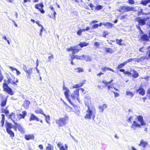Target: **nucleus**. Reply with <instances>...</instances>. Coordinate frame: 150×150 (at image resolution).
Returning a JSON list of instances; mask_svg holds the SVG:
<instances>
[{
  "label": "nucleus",
  "instance_id": "nucleus-33",
  "mask_svg": "<svg viewBox=\"0 0 150 150\" xmlns=\"http://www.w3.org/2000/svg\"><path fill=\"white\" fill-rule=\"evenodd\" d=\"M150 3V0H144L141 1V4L146 6L148 3Z\"/></svg>",
  "mask_w": 150,
  "mask_h": 150
},
{
  "label": "nucleus",
  "instance_id": "nucleus-25",
  "mask_svg": "<svg viewBox=\"0 0 150 150\" xmlns=\"http://www.w3.org/2000/svg\"><path fill=\"white\" fill-rule=\"evenodd\" d=\"M83 60H85L86 61L90 62L91 60L92 59L91 57L88 55H84Z\"/></svg>",
  "mask_w": 150,
  "mask_h": 150
},
{
  "label": "nucleus",
  "instance_id": "nucleus-2",
  "mask_svg": "<svg viewBox=\"0 0 150 150\" xmlns=\"http://www.w3.org/2000/svg\"><path fill=\"white\" fill-rule=\"evenodd\" d=\"M96 112V110L94 107L88 108L86 111V115L84 117L86 119L93 120L95 117V114Z\"/></svg>",
  "mask_w": 150,
  "mask_h": 150
},
{
  "label": "nucleus",
  "instance_id": "nucleus-7",
  "mask_svg": "<svg viewBox=\"0 0 150 150\" xmlns=\"http://www.w3.org/2000/svg\"><path fill=\"white\" fill-rule=\"evenodd\" d=\"M136 20L140 26H142L145 24L146 20L145 18H142L140 17H138L136 18Z\"/></svg>",
  "mask_w": 150,
  "mask_h": 150
},
{
  "label": "nucleus",
  "instance_id": "nucleus-9",
  "mask_svg": "<svg viewBox=\"0 0 150 150\" xmlns=\"http://www.w3.org/2000/svg\"><path fill=\"white\" fill-rule=\"evenodd\" d=\"M149 38L147 34H144L141 35H139V41H148L149 40Z\"/></svg>",
  "mask_w": 150,
  "mask_h": 150
},
{
  "label": "nucleus",
  "instance_id": "nucleus-51",
  "mask_svg": "<svg viewBox=\"0 0 150 150\" xmlns=\"http://www.w3.org/2000/svg\"><path fill=\"white\" fill-rule=\"evenodd\" d=\"M63 145H62V144L61 143V142H59L57 144V146L58 147L60 148L62 146H63Z\"/></svg>",
  "mask_w": 150,
  "mask_h": 150
},
{
  "label": "nucleus",
  "instance_id": "nucleus-41",
  "mask_svg": "<svg viewBox=\"0 0 150 150\" xmlns=\"http://www.w3.org/2000/svg\"><path fill=\"white\" fill-rule=\"evenodd\" d=\"M122 40L121 39H120V40H119L118 39H117L116 40V41L117 43V44H118V45H122V44H121V42H122Z\"/></svg>",
  "mask_w": 150,
  "mask_h": 150
},
{
  "label": "nucleus",
  "instance_id": "nucleus-23",
  "mask_svg": "<svg viewBox=\"0 0 150 150\" xmlns=\"http://www.w3.org/2000/svg\"><path fill=\"white\" fill-rule=\"evenodd\" d=\"M101 69L103 72L106 71L107 70H108L110 71L113 72H115L114 71L113 69H111L110 68L108 67H104L103 68H102Z\"/></svg>",
  "mask_w": 150,
  "mask_h": 150
},
{
  "label": "nucleus",
  "instance_id": "nucleus-28",
  "mask_svg": "<svg viewBox=\"0 0 150 150\" xmlns=\"http://www.w3.org/2000/svg\"><path fill=\"white\" fill-rule=\"evenodd\" d=\"M146 56H142L140 58H138L137 59H136L135 61L136 62H143V60L146 59Z\"/></svg>",
  "mask_w": 150,
  "mask_h": 150
},
{
  "label": "nucleus",
  "instance_id": "nucleus-24",
  "mask_svg": "<svg viewBox=\"0 0 150 150\" xmlns=\"http://www.w3.org/2000/svg\"><path fill=\"white\" fill-rule=\"evenodd\" d=\"M34 120H36L38 121L39 120L38 118L37 117L35 116L34 114L32 113L31 115V117L30 119V120L31 121Z\"/></svg>",
  "mask_w": 150,
  "mask_h": 150
},
{
  "label": "nucleus",
  "instance_id": "nucleus-34",
  "mask_svg": "<svg viewBox=\"0 0 150 150\" xmlns=\"http://www.w3.org/2000/svg\"><path fill=\"white\" fill-rule=\"evenodd\" d=\"M83 84V83H80L79 84H75L74 85L73 88H79L80 87L82 86Z\"/></svg>",
  "mask_w": 150,
  "mask_h": 150
},
{
  "label": "nucleus",
  "instance_id": "nucleus-52",
  "mask_svg": "<svg viewBox=\"0 0 150 150\" xmlns=\"http://www.w3.org/2000/svg\"><path fill=\"white\" fill-rule=\"evenodd\" d=\"M127 2L131 4H134V1L133 0H129Z\"/></svg>",
  "mask_w": 150,
  "mask_h": 150
},
{
  "label": "nucleus",
  "instance_id": "nucleus-27",
  "mask_svg": "<svg viewBox=\"0 0 150 150\" xmlns=\"http://www.w3.org/2000/svg\"><path fill=\"white\" fill-rule=\"evenodd\" d=\"M104 49L105 51L110 54L114 52L112 49L110 48L105 47L104 48Z\"/></svg>",
  "mask_w": 150,
  "mask_h": 150
},
{
  "label": "nucleus",
  "instance_id": "nucleus-61",
  "mask_svg": "<svg viewBox=\"0 0 150 150\" xmlns=\"http://www.w3.org/2000/svg\"><path fill=\"white\" fill-rule=\"evenodd\" d=\"M63 89L65 90V91H69V90L64 85L63 86Z\"/></svg>",
  "mask_w": 150,
  "mask_h": 150
},
{
  "label": "nucleus",
  "instance_id": "nucleus-35",
  "mask_svg": "<svg viewBox=\"0 0 150 150\" xmlns=\"http://www.w3.org/2000/svg\"><path fill=\"white\" fill-rule=\"evenodd\" d=\"M7 133L10 135V137H14V134L13 132L11 130H6Z\"/></svg>",
  "mask_w": 150,
  "mask_h": 150
},
{
  "label": "nucleus",
  "instance_id": "nucleus-16",
  "mask_svg": "<svg viewBox=\"0 0 150 150\" xmlns=\"http://www.w3.org/2000/svg\"><path fill=\"white\" fill-rule=\"evenodd\" d=\"M107 107V105L105 104H104L101 106H99L98 109L100 110V112H103L104 110L106 109Z\"/></svg>",
  "mask_w": 150,
  "mask_h": 150
},
{
  "label": "nucleus",
  "instance_id": "nucleus-37",
  "mask_svg": "<svg viewBox=\"0 0 150 150\" xmlns=\"http://www.w3.org/2000/svg\"><path fill=\"white\" fill-rule=\"evenodd\" d=\"M11 124L9 123H7L6 125V130H11V129L12 128V127L11 126Z\"/></svg>",
  "mask_w": 150,
  "mask_h": 150
},
{
  "label": "nucleus",
  "instance_id": "nucleus-45",
  "mask_svg": "<svg viewBox=\"0 0 150 150\" xmlns=\"http://www.w3.org/2000/svg\"><path fill=\"white\" fill-rule=\"evenodd\" d=\"M102 8V6L101 5H98L96 8V9L97 10H100Z\"/></svg>",
  "mask_w": 150,
  "mask_h": 150
},
{
  "label": "nucleus",
  "instance_id": "nucleus-21",
  "mask_svg": "<svg viewBox=\"0 0 150 150\" xmlns=\"http://www.w3.org/2000/svg\"><path fill=\"white\" fill-rule=\"evenodd\" d=\"M147 145V143L146 142L142 140L141 141L140 143L139 144V146H142L143 147L145 148Z\"/></svg>",
  "mask_w": 150,
  "mask_h": 150
},
{
  "label": "nucleus",
  "instance_id": "nucleus-3",
  "mask_svg": "<svg viewBox=\"0 0 150 150\" xmlns=\"http://www.w3.org/2000/svg\"><path fill=\"white\" fill-rule=\"evenodd\" d=\"M33 69L32 67L28 68L25 65H23V69L26 73V77L28 79H30L31 78V75L33 73Z\"/></svg>",
  "mask_w": 150,
  "mask_h": 150
},
{
  "label": "nucleus",
  "instance_id": "nucleus-10",
  "mask_svg": "<svg viewBox=\"0 0 150 150\" xmlns=\"http://www.w3.org/2000/svg\"><path fill=\"white\" fill-rule=\"evenodd\" d=\"M130 75H132L134 78H137L139 76L138 73L135 70L132 69L130 71Z\"/></svg>",
  "mask_w": 150,
  "mask_h": 150
},
{
  "label": "nucleus",
  "instance_id": "nucleus-29",
  "mask_svg": "<svg viewBox=\"0 0 150 150\" xmlns=\"http://www.w3.org/2000/svg\"><path fill=\"white\" fill-rule=\"evenodd\" d=\"M117 10L121 13H124L126 11L125 6H121Z\"/></svg>",
  "mask_w": 150,
  "mask_h": 150
},
{
  "label": "nucleus",
  "instance_id": "nucleus-62",
  "mask_svg": "<svg viewBox=\"0 0 150 150\" xmlns=\"http://www.w3.org/2000/svg\"><path fill=\"white\" fill-rule=\"evenodd\" d=\"M132 117H129L127 121L129 122H130V123H131L132 122L131 120H132Z\"/></svg>",
  "mask_w": 150,
  "mask_h": 150
},
{
  "label": "nucleus",
  "instance_id": "nucleus-46",
  "mask_svg": "<svg viewBox=\"0 0 150 150\" xmlns=\"http://www.w3.org/2000/svg\"><path fill=\"white\" fill-rule=\"evenodd\" d=\"M2 112L6 114H7L9 113V111L8 110H6L5 109H2Z\"/></svg>",
  "mask_w": 150,
  "mask_h": 150
},
{
  "label": "nucleus",
  "instance_id": "nucleus-38",
  "mask_svg": "<svg viewBox=\"0 0 150 150\" xmlns=\"http://www.w3.org/2000/svg\"><path fill=\"white\" fill-rule=\"evenodd\" d=\"M46 150H53V146L50 144H48V146L46 147Z\"/></svg>",
  "mask_w": 150,
  "mask_h": 150
},
{
  "label": "nucleus",
  "instance_id": "nucleus-18",
  "mask_svg": "<svg viewBox=\"0 0 150 150\" xmlns=\"http://www.w3.org/2000/svg\"><path fill=\"white\" fill-rule=\"evenodd\" d=\"M8 118L10 119L14 122L15 124V123H16L14 122L16 118V116L14 113H12L9 115Z\"/></svg>",
  "mask_w": 150,
  "mask_h": 150
},
{
  "label": "nucleus",
  "instance_id": "nucleus-26",
  "mask_svg": "<svg viewBox=\"0 0 150 150\" xmlns=\"http://www.w3.org/2000/svg\"><path fill=\"white\" fill-rule=\"evenodd\" d=\"M43 115L45 118V120L46 122L48 123L49 125H50V122H49L50 121V117L49 115H46L44 113H43Z\"/></svg>",
  "mask_w": 150,
  "mask_h": 150
},
{
  "label": "nucleus",
  "instance_id": "nucleus-55",
  "mask_svg": "<svg viewBox=\"0 0 150 150\" xmlns=\"http://www.w3.org/2000/svg\"><path fill=\"white\" fill-rule=\"evenodd\" d=\"M147 53L148 54L147 57V59H150V50H148L147 52Z\"/></svg>",
  "mask_w": 150,
  "mask_h": 150
},
{
  "label": "nucleus",
  "instance_id": "nucleus-17",
  "mask_svg": "<svg viewBox=\"0 0 150 150\" xmlns=\"http://www.w3.org/2000/svg\"><path fill=\"white\" fill-rule=\"evenodd\" d=\"M69 91H65L64 93V95H65L66 98L68 101L71 104L73 105V103L71 102V101L69 98Z\"/></svg>",
  "mask_w": 150,
  "mask_h": 150
},
{
  "label": "nucleus",
  "instance_id": "nucleus-40",
  "mask_svg": "<svg viewBox=\"0 0 150 150\" xmlns=\"http://www.w3.org/2000/svg\"><path fill=\"white\" fill-rule=\"evenodd\" d=\"M113 81V79H111V80L109 82H107L105 80H103L102 81V82L103 83L107 85L108 84H110L111 83V82Z\"/></svg>",
  "mask_w": 150,
  "mask_h": 150
},
{
  "label": "nucleus",
  "instance_id": "nucleus-5",
  "mask_svg": "<svg viewBox=\"0 0 150 150\" xmlns=\"http://www.w3.org/2000/svg\"><path fill=\"white\" fill-rule=\"evenodd\" d=\"M3 87L4 91H6L9 94L13 95V94L14 93L13 92L12 89L8 86L6 82H4L3 83Z\"/></svg>",
  "mask_w": 150,
  "mask_h": 150
},
{
  "label": "nucleus",
  "instance_id": "nucleus-20",
  "mask_svg": "<svg viewBox=\"0 0 150 150\" xmlns=\"http://www.w3.org/2000/svg\"><path fill=\"white\" fill-rule=\"evenodd\" d=\"M30 104V102L28 100H25L24 101L23 106L25 109H27L28 108L29 105Z\"/></svg>",
  "mask_w": 150,
  "mask_h": 150
},
{
  "label": "nucleus",
  "instance_id": "nucleus-22",
  "mask_svg": "<svg viewBox=\"0 0 150 150\" xmlns=\"http://www.w3.org/2000/svg\"><path fill=\"white\" fill-rule=\"evenodd\" d=\"M7 97L5 99L3 98L2 99V102L1 104V105L2 107H4L6 105L7 101Z\"/></svg>",
  "mask_w": 150,
  "mask_h": 150
},
{
  "label": "nucleus",
  "instance_id": "nucleus-44",
  "mask_svg": "<svg viewBox=\"0 0 150 150\" xmlns=\"http://www.w3.org/2000/svg\"><path fill=\"white\" fill-rule=\"evenodd\" d=\"M50 8L51 10H52L54 11V13H53L54 17V19H55V15L56 14V12L54 11V8L53 7H50Z\"/></svg>",
  "mask_w": 150,
  "mask_h": 150
},
{
  "label": "nucleus",
  "instance_id": "nucleus-57",
  "mask_svg": "<svg viewBox=\"0 0 150 150\" xmlns=\"http://www.w3.org/2000/svg\"><path fill=\"white\" fill-rule=\"evenodd\" d=\"M4 76L2 74L0 75V82H1L4 79Z\"/></svg>",
  "mask_w": 150,
  "mask_h": 150
},
{
  "label": "nucleus",
  "instance_id": "nucleus-8",
  "mask_svg": "<svg viewBox=\"0 0 150 150\" xmlns=\"http://www.w3.org/2000/svg\"><path fill=\"white\" fill-rule=\"evenodd\" d=\"M44 6L42 3L38 4L35 5V7L36 8L38 9L42 13H44L45 11L43 9V7Z\"/></svg>",
  "mask_w": 150,
  "mask_h": 150
},
{
  "label": "nucleus",
  "instance_id": "nucleus-48",
  "mask_svg": "<svg viewBox=\"0 0 150 150\" xmlns=\"http://www.w3.org/2000/svg\"><path fill=\"white\" fill-rule=\"evenodd\" d=\"M109 33L108 32H107V31H103V37L105 38L106 37V36L108 35Z\"/></svg>",
  "mask_w": 150,
  "mask_h": 150
},
{
  "label": "nucleus",
  "instance_id": "nucleus-58",
  "mask_svg": "<svg viewBox=\"0 0 150 150\" xmlns=\"http://www.w3.org/2000/svg\"><path fill=\"white\" fill-rule=\"evenodd\" d=\"M35 23L38 25L39 27H41V28H43V27L42 25L39 23L38 21H36Z\"/></svg>",
  "mask_w": 150,
  "mask_h": 150
},
{
  "label": "nucleus",
  "instance_id": "nucleus-6",
  "mask_svg": "<svg viewBox=\"0 0 150 150\" xmlns=\"http://www.w3.org/2000/svg\"><path fill=\"white\" fill-rule=\"evenodd\" d=\"M79 89H76L75 90L73 91V93L71 94V96L73 99H75V97L76 99L80 103L79 96Z\"/></svg>",
  "mask_w": 150,
  "mask_h": 150
},
{
  "label": "nucleus",
  "instance_id": "nucleus-47",
  "mask_svg": "<svg viewBox=\"0 0 150 150\" xmlns=\"http://www.w3.org/2000/svg\"><path fill=\"white\" fill-rule=\"evenodd\" d=\"M89 101H90L89 100L88 102H85V105H86V106L87 107L88 109V108H91L89 106Z\"/></svg>",
  "mask_w": 150,
  "mask_h": 150
},
{
  "label": "nucleus",
  "instance_id": "nucleus-56",
  "mask_svg": "<svg viewBox=\"0 0 150 150\" xmlns=\"http://www.w3.org/2000/svg\"><path fill=\"white\" fill-rule=\"evenodd\" d=\"M9 68L12 71H14L15 70L16 71L17 70V69L13 67L10 66L9 67Z\"/></svg>",
  "mask_w": 150,
  "mask_h": 150
},
{
  "label": "nucleus",
  "instance_id": "nucleus-30",
  "mask_svg": "<svg viewBox=\"0 0 150 150\" xmlns=\"http://www.w3.org/2000/svg\"><path fill=\"white\" fill-rule=\"evenodd\" d=\"M103 25L106 26L108 28H110V27L112 28V27L113 24L108 22H104Z\"/></svg>",
  "mask_w": 150,
  "mask_h": 150
},
{
  "label": "nucleus",
  "instance_id": "nucleus-60",
  "mask_svg": "<svg viewBox=\"0 0 150 150\" xmlns=\"http://www.w3.org/2000/svg\"><path fill=\"white\" fill-rule=\"evenodd\" d=\"M132 60V58L128 59L125 62L126 64H127V63L131 62Z\"/></svg>",
  "mask_w": 150,
  "mask_h": 150
},
{
  "label": "nucleus",
  "instance_id": "nucleus-1",
  "mask_svg": "<svg viewBox=\"0 0 150 150\" xmlns=\"http://www.w3.org/2000/svg\"><path fill=\"white\" fill-rule=\"evenodd\" d=\"M136 118H137L138 121L140 124L137 123L136 121H134L131 126V128L132 129L134 130H136V127L141 128V126L145 125H146V123L144 121L142 116L141 115L137 116Z\"/></svg>",
  "mask_w": 150,
  "mask_h": 150
},
{
  "label": "nucleus",
  "instance_id": "nucleus-19",
  "mask_svg": "<svg viewBox=\"0 0 150 150\" xmlns=\"http://www.w3.org/2000/svg\"><path fill=\"white\" fill-rule=\"evenodd\" d=\"M25 138L27 140L33 139H34V136L33 134L25 135Z\"/></svg>",
  "mask_w": 150,
  "mask_h": 150
},
{
  "label": "nucleus",
  "instance_id": "nucleus-43",
  "mask_svg": "<svg viewBox=\"0 0 150 150\" xmlns=\"http://www.w3.org/2000/svg\"><path fill=\"white\" fill-rule=\"evenodd\" d=\"M35 112L37 113H40L42 115H43V113H44L42 110L41 109H39L38 110H36L35 111Z\"/></svg>",
  "mask_w": 150,
  "mask_h": 150
},
{
  "label": "nucleus",
  "instance_id": "nucleus-11",
  "mask_svg": "<svg viewBox=\"0 0 150 150\" xmlns=\"http://www.w3.org/2000/svg\"><path fill=\"white\" fill-rule=\"evenodd\" d=\"M27 114V112L25 111L22 112V113H19L17 114V116L18 118L20 119L22 118H24Z\"/></svg>",
  "mask_w": 150,
  "mask_h": 150
},
{
  "label": "nucleus",
  "instance_id": "nucleus-31",
  "mask_svg": "<svg viewBox=\"0 0 150 150\" xmlns=\"http://www.w3.org/2000/svg\"><path fill=\"white\" fill-rule=\"evenodd\" d=\"M88 44L86 42H81L78 45L80 46L81 47H83L86 46L88 45Z\"/></svg>",
  "mask_w": 150,
  "mask_h": 150
},
{
  "label": "nucleus",
  "instance_id": "nucleus-15",
  "mask_svg": "<svg viewBox=\"0 0 150 150\" xmlns=\"http://www.w3.org/2000/svg\"><path fill=\"white\" fill-rule=\"evenodd\" d=\"M15 125H16V127L18 128V129L19 131L23 133L25 132V131L24 129L22 126H21L20 125L18 124L17 123H15Z\"/></svg>",
  "mask_w": 150,
  "mask_h": 150
},
{
  "label": "nucleus",
  "instance_id": "nucleus-12",
  "mask_svg": "<svg viewBox=\"0 0 150 150\" xmlns=\"http://www.w3.org/2000/svg\"><path fill=\"white\" fill-rule=\"evenodd\" d=\"M84 55H83L81 56H79L78 55H72L71 57V59H79L81 60H83V57Z\"/></svg>",
  "mask_w": 150,
  "mask_h": 150
},
{
  "label": "nucleus",
  "instance_id": "nucleus-63",
  "mask_svg": "<svg viewBox=\"0 0 150 150\" xmlns=\"http://www.w3.org/2000/svg\"><path fill=\"white\" fill-rule=\"evenodd\" d=\"M147 92L148 94L149 95V98H150V88L148 89Z\"/></svg>",
  "mask_w": 150,
  "mask_h": 150
},
{
  "label": "nucleus",
  "instance_id": "nucleus-14",
  "mask_svg": "<svg viewBox=\"0 0 150 150\" xmlns=\"http://www.w3.org/2000/svg\"><path fill=\"white\" fill-rule=\"evenodd\" d=\"M136 91L137 92H138L139 94L142 96H144L145 94V90L143 88L139 87L137 90Z\"/></svg>",
  "mask_w": 150,
  "mask_h": 150
},
{
  "label": "nucleus",
  "instance_id": "nucleus-59",
  "mask_svg": "<svg viewBox=\"0 0 150 150\" xmlns=\"http://www.w3.org/2000/svg\"><path fill=\"white\" fill-rule=\"evenodd\" d=\"M11 80V79L10 77H9V78H8L7 81L8 83H11V82L12 81Z\"/></svg>",
  "mask_w": 150,
  "mask_h": 150
},
{
  "label": "nucleus",
  "instance_id": "nucleus-50",
  "mask_svg": "<svg viewBox=\"0 0 150 150\" xmlns=\"http://www.w3.org/2000/svg\"><path fill=\"white\" fill-rule=\"evenodd\" d=\"M145 49L144 48V47H142L140 48L139 49V51L141 52H145Z\"/></svg>",
  "mask_w": 150,
  "mask_h": 150
},
{
  "label": "nucleus",
  "instance_id": "nucleus-39",
  "mask_svg": "<svg viewBox=\"0 0 150 150\" xmlns=\"http://www.w3.org/2000/svg\"><path fill=\"white\" fill-rule=\"evenodd\" d=\"M126 64V63L124 62L122 63L118 64L117 66L118 69H120L124 67Z\"/></svg>",
  "mask_w": 150,
  "mask_h": 150
},
{
  "label": "nucleus",
  "instance_id": "nucleus-54",
  "mask_svg": "<svg viewBox=\"0 0 150 150\" xmlns=\"http://www.w3.org/2000/svg\"><path fill=\"white\" fill-rule=\"evenodd\" d=\"M114 94L115 97H117L119 96V94L118 93L115 92L114 91H112Z\"/></svg>",
  "mask_w": 150,
  "mask_h": 150
},
{
  "label": "nucleus",
  "instance_id": "nucleus-42",
  "mask_svg": "<svg viewBox=\"0 0 150 150\" xmlns=\"http://www.w3.org/2000/svg\"><path fill=\"white\" fill-rule=\"evenodd\" d=\"M75 69L77 70V72L80 73L83 72V69L82 68H78Z\"/></svg>",
  "mask_w": 150,
  "mask_h": 150
},
{
  "label": "nucleus",
  "instance_id": "nucleus-4",
  "mask_svg": "<svg viewBox=\"0 0 150 150\" xmlns=\"http://www.w3.org/2000/svg\"><path fill=\"white\" fill-rule=\"evenodd\" d=\"M68 119V117L65 116L64 117H61L59 119L56 120V123L59 125V127L64 126L66 124V120Z\"/></svg>",
  "mask_w": 150,
  "mask_h": 150
},
{
  "label": "nucleus",
  "instance_id": "nucleus-36",
  "mask_svg": "<svg viewBox=\"0 0 150 150\" xmlns=\"http://www.w3.org/2000/svg\"><path fill=\"white\" fill-rule=\"evenodd\" d=\"M126 94L127 96H129L131 98H132L134 95L133 93L129 91H127Z\"/></svg>",
  "mask_w": 150,
  "mask_h": 150
},
{
  "label": "nucleus",
  "instance_id": "nucleus-13",
  "mask_svg": "<svg viewBox=\"0 0 150 150\" xmlns=\"http://www.w3.org/2000/svg\"><path fill=\"white\" fill-rule=\"evenodd\" d=\"M78 45L75 46H71L72 49V54H74L78 52L80 49H78Z\"/></svg>",
  "mask_w": 150,
  "mask_h": 150
},
{
  "label": "nucleus",
  "instance_id": "nucleus-64",
  "mask_svg": "<svg viewBox=\"0 0 150 150\" xmlns=\"http://www.w3.org/2000/svg\"><path fill=\"white\" fill-rule=\"evenodd\" d=\"M60 150H68L67 149H66L64 148V146H62L60 148Z\"/></svg>",
  "mask_w": 150,
  "mask_h": 150
},
{
  "label": "nucleus",
  "instance_id": "nucleus-53",
  "mask_svg": "<svg viewBox=\"0 0 150 150\" xmlns=\"http://www.w3.org/2000/svg\"><path fill=\"white\" fill-rule=\"evenodd\" d=\"M98 26V24H96L94 25L92 27V28L91 29L96 28H97Z\"/></svg>",
  "mask_w": 150,
  "mask_h": 150
},
{
  "label": "nucleus",
  "instance_id": "nucleus-49",
  "mask_svg": "<svg viewBox=\"0 0 150 150\" xmlns=\"http://www.w3.org/2000/svg\"><path fill=\"white\" fill-rule=\"evenodd\" d=\"M53 55L52 54H51V55L48 57V61L50 62L51 61V59H53Z\"/></svg>",
  "mask_w": 150,
  "mask_h": 150
},
{
  "label": "nucleus",
  "instance_id": "nucleus-32",
  "mask_svg": "<svg viewBox=\"0 0 150 150\" xmlns=\"http://www.w3.org/2000/svg\"><path fill=\"white\" fill-rule=\"evenodd\" d=\"M126 11H134V8L132 7L127 6H125Z\"/></svg>",
  "mask_w": 150,
  "mask_h": 150
}]
</instances>
